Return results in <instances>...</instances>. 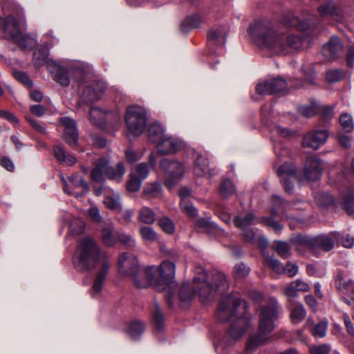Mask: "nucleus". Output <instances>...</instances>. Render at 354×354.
Segmentation results:
<instances>
[{
	"label": "nucleus",
	"mask_w": 354,
	"mask_h": 354,
	"mask_svg": "<svg viewBox=\"0 0 354 354\" xmlns=\"http://www.w3.org/2000/svg\"><path fill=\"white\" fill-rule=\"evenodd\" d=\"M196 226L207 232H212L217 230H221L216 224L211 222L209 219L200 218L196 221Z\"/></svg>",
	"instance_id": "nucleus-41"
},
{
	"label": "nucleus",
	"mask_w": 354,
	"mask_h": 354,
	"mask_svg": "<svg viewBox=\"0 0 354 354\" xmlns=\"http://www.w3.org/2000/svg\"><path fill=\"white\" fill-rule=\"evenodd\" d=\"M335 286L337 289L344 293L353 292L354 281L351 279H346L342 270H338L335 277Z\"/></svg>",
	"instance_id": "nucleus-24"
},
{
	"label": "nucleus",
	"mask_w": 354,
	"mask_h": 354,
	"mask_svg": "<svg viewBox=\"0 0 354 354\" xmlns=\"http://www.w3.org/2000/svg\"><path fill=\"white\" fill-rule=\"evenodd\" d=\"M119 232L114 230L112 223L106 224L102 230L101 239L103 243L108 247H112L118 242Z\"/></svg>",
	"instance_id": "nucleus-22"
},
{
	"label": "nucleus",
	"mask_w": 354,
	"mask_h": 354,
	"mask_svg": "<svg viewBox=\"0 0 354 354\" xmlns=\"http://www.w3.org/2000/svg\"><path fill=\"white\" fill-rule=\"evenodd\" d=\"M106 114L105 111L93 106L89 111V120L93 125L102 128L105 125Z\"/></svg>",
	"instance_id": "nucleus-32"
},
{
	"label": "nucleus",
	"mask_w": 354,
	"mask_h": 354,
	"mask_svg": "<svg viewBox=\"0 0 354 354\" xmlns=\"http://www.w3.org/2000/svg\"><path fill=\"white\" fill-rule=\"evenodd\" d=\"M331 350L330 344L312 345L309 348L310 354H329Z\"/></svg>",
	"instance_id": "nucleus-56"
},
{
	"label": "nucleus",
	"mask_w": 354,
	"mask_h": 354,
	"mask_svg": "<svg viewBox=\"0 0 354 354\" xmlns=\"http://www.w3.org/2000/svg\"><path fill=\"white\" fill-rule=\"evenodd\" d=\"M290 242L299 252H303L306 249L314 252V236L299 234L291 239Z\"/></svg>",
	"instance_id": "nucleus-21"
},
{
	"label": "nucleus",
	"mask_w": 354,
	"mask_h": 354,
	"mask_svg": "<svg viewBox=\"0 0 354 354\" xmlns=\"http://www.w3.org/2000/svg\"><path fill=\"white\" fill-rule=\"evenodd\" d=\"M257 313L259 318L258 333L249 337L245 346L248 353L254 352L269 339L279 316V306L276 298L270 297L268 304L260 305Z\"/></svg>",
	"instance_id": "nucleus-6"
},
{
	"label": "nucleus",
	"mask_w": 354,
	"mask_h": 354,
	"mask_svg": "<svg viewBox=\"0 0 354 354\" xmlns=\"http://www.w3.org/2000/svg\"><path fill=\"white\" fill-rule=\"evenodd\" d=\"M278 175L281 178V181L283 184V187L289 194H292L294 186L290 178H295L296 170L295 167L289 163H284L280 166L278 169Z\"/></svg>",
	"instance_id": "nucleus-16"
},
{
	"label": "nucleus",
	"mask_w": 354,
	"mask_h": 354,
	"mask_svg": "<svg viewBox=\"0 0 354 354\" xmlns=\"http://www.w3.org/2000/svg\"><path fill=\"white\" fill-rule=\"evenodd\" d=\"M161 190L160 183L154 182L147 184L143 189L142 193L149 198H156L160 194Z\"/></svg>",
	"instance_id": "nucleus-35"
},
{
	"label": "nucleus",
	"mask_w": 354,
	"mask_h": 354,
	"mask_svg": "<svg viewBox=\"0 0 354 354\" xmlns=\"http://www.w3.org/2000/svg\"><path fill=\"white\" fill-rule=\"evenodd\" d=\"M106 84L102 80H94L91 84L86 86L83 91V98L86 102H92L98 100L104 91Z\"/></svg>",
	"instance_id": "nucleus-14"
},
{
	"label": "nucleus",
	"mask_w": 354,
	"mask_h": 354,
	"mask_svg": "<svg viewBox=\"0 0 354 354\" xmlns=\"http://www.w3.org/2000/svg\"><path fill=\"white\" fill-rule=\"evenodd\" d=\"M195 171L198 175L214 176V169L209 168L208 160L201 154L197 153L194 160Z\"/></svg>",
	"instance_id": "nucleus-27"
},
{
	"label": "nucleus",
	"mask_w": 354,
	"mask_h": 354,
	"mask_svg": "<svg viewBox=\"0 0 354 354\" xmlns=\"http://www.w3.org/2000/svg\"><path fill=\"white\" fill-rule=\"evenodd\" d=\"M60 123L64 127V139L71 147L77 143L78 132L74 120L68 117L60 118Z\"/></svg>",
	"instance_id": "nucleus-15"
},
{
	"label": "nucleus",
	"mask_w": 354,
	"mask_h": 354,
	"mask_svg": "<svg viewBox=\"0 0 354 354\" xmlns=\"http://www.w3.org/2000/svg\"><path fill=\"white\" fill-rule=\"evenodd\" d=\"M118 269L120 274L131 276L138 288H146L150 286L158 291L163 288L160 281L156 278V266L140 268L137 258L132 254L124 252L119 257Z\"/></svg>",
	"instance_id": "nucleus-5"
},
{
	"label": "nucleus",
	"mask_w": 354,
	"mask_h": 354,
	"mask_svg": "<svg viewBox=\"0 0 354 354\" xmlns=\"http://www.w3.org/2000/svg\"><path fill=\"white\" fill-rule=\"evenodd\" d=\"M118 241L129 248H133L136 245L135 240L128 234L119 233Z\"/></svg>",
	"instance_id": "nucleus-59"
},
{
	"label": "nucleus",
	"mask_w": 354,
	"mask_h": 354,
	"mask_svg": "<svg viewBox=\"0 0 354 354\" xmlns=\"http://www.w3.org/2000/svg\"><path fill=\"white\" fill-rule=\"evenodd\" d=\"M298 111L306 118H311L316 113L315 109L313 106H300L298 107Z\"/></svg>",
	"instance_id": "nucleus-61"
},
{
	"label": "nucleus",
	"mask_w": 354,
	"mask_h": 354,
	"mask_svg": "<svg viewBox=\"0 0 354 354\" xmlns=\"http://www.w3.org/2000/svg\"><path fill=\"white\" fill-rule=\"evenodd\" d=\"M160 167L165 172V185L169 188L171 187L176 181L182 179L184 176V166L178 161L164 158L160 161Z\"/></svg>",
	"instance_id": "nucleus-11"
},
{
	"label": "nucleus",
	"mask_w": 354,
	"mask_h": 354,
	"mask_svg": "<svg viewBox=\"0 0 354 354\" xmlns=\"http://www.w3.org/2000/svg\"><path fill=\"white\" fill-rule=\"evenodd\" d=\"M158 224L162 230H164L166 233L171 234L174 231V224L172 220L168 217L161 218L158 221Z\"/></svg>",
	"instance_id": "nucleus-57"
},
{
	"label": "nucleus",
	"mask_w": 354,
	"mask_h": 354,
	"mask_svg": "<svg viewBox=\"0 0 354 354\" xmlns=\"http://www.w3.org/2000/svg\"><path fill=\"white\" fill-rule=\"evenodd\" d=\"M322 169L319 159L316 157H309L304 168V176L308 180L316 181L321 177Z\"/></svg>",
	"instance_id": "nucleus-18"
},
{
	"label": "nucleus",
	"mask_w": 354,
	"mask_h": 354,
	"mask_svg": "<svg viewBox=\"0 0 354 354\" xmlns=\"http://www.w3.org/2000/svg\"><path fill=\"white\" fill-rule=\"evenodd\" d=\"M207 39L209 42H212L216 44H223L224 41H221V40H225V36L224 32H223L221 30L213 29L209 32Z\"/></svg>",
	"instance_id": "nucleus-45"
},
{
	"label": "nucleus",
	"mask_w": 354,
	"mask_h": 354,
	"mask_svg": "<svg viewBox=\"0 0 354 354\" xmlns=\"http://www.w3.org/2000/svg\"><path fill=\"white\" fill-rule=\"evenodd\" d=\"M154 212L148 207H143L139 211V220L146 224H152L155 221Z\"/></svg>",
	"instance_id": "nucleus-36"
},
{
	"label": "nucleus",
	"mask_w": 354,
	"mask_h": 354,
	"mask_svg": "<svg viewBox=\"0 0 354 354\" xmlns=\"http://www.w3.org/2000/svg\"><path fill=\"white\" fill-rule=\"evenodd\" d=\"M283 24L285 26L295 27L299 31H304L310 28V24L308 21H301L292 12H288L285 15L283 19Z\"/></svg>",
	"instance_id": "nucleus-25"
},
{
	"label": "nucleus",
	"mask_w": 354,
	"mask_h": 354,
	"mask_svg": "<svg viewBox=\"0 0 354 354\" xmlns=\"http://www.w3.org/2000/svg\"><path fill=\"white\" fill-rule=\"evenodd\" d=\"M297 288L293 285L292 281L286 287L283 289V292L289 298H295L297 297L299 290Z\"/></svg>",
	"instance_id": "nucleus-62"
},
{
	"label": "nucleus",
	"mask_w": 354,
	"mask_h": 354,
	"mask_svg": "<svg viewBox=\"0 0 354 354\" xmlns=\"http://www.w3.org/2000/svg\"><path fill=\"white\" fill-rule=\"evenodd\" d=\"M153 322L156 328L161 330L164 326V317L157 304L154 305V311L153 313Z\"/></svg>",
	"instance_id": "nucleus-43"
},
{
	"label": "nucleus",
	"mask_w": 354,
	"mask_h": 354,
	"mask_svg": "<svg viewBox=\"0 0 354 354\" xmlns=\"http://www.w3.org/2000/svg\"><path fill=\"white\" fill-rule=\"evenodd\" d=\"M140 234L142 239L148 242H155L158 240V235L151 227L142 226L140 228Z\"/></svg>",
	"instance_id": "nucleus-40"
},
{
	"label": "nucleus",
	"mask_w": 354,
	"mask_h": 354,
	"mask_svg": "<svg viewBox=\"0 0 354 354\" xmlns=\"http://www.w3.org/2000/svg\"><path fill=\"white\" fill-rule=\"evenodd\" d=\"M248 32L257 46L276 53H286L288 47L299 49L305 42L301 35L285 36L273 30L272 23L265 19L254 21L250 26Z\"/></svg>",
	"instance_id": "nucleus-2"
},
{
	"label": "nucleus",
	"mask_w": 354,
	"mask_h": 354,
	"mask_svg": "<svg viewBox=\"0 0 354 354\" xmlns=\"http://www.w3.org/2000/svg\"><path fill=\"white\" fill-rule=\"evenodd\" d=\"M14 77L17 80L20 82L21 84L25 85L26 86L30 88L32 86L33 83L30 80L28 74L21 71H15L14 72Z\"/></svg>",
	"instance_id": "nucleus-58"
},
{
	"label": "nucleus",
	"mask_w": 354,
	"mask_h": 354,
	"mask_svg": "<svg viewBox=\"0 0 354 354\" xmlns=\"http://www.w3.org/2000/svg\"><path fill=\"white\" fill-rule=\"evenodd\" d=\"M344 44L340 38L333 36L322 47V53L330 60L337 59L343 53Z\"/></svg>",
	"instance_id": "nucleus-13"
},
{
	"label": "nucleus",
	"mask_w": 354,
	"mask_h": 354,
	"mask_svg": "<svg viewBox=\"0 0 354 354\" xmlns=\"http://www.w3.org/2000/svg\"><path fill=\"white\" fill-rule=\"evenodd\" d=\"M53 151L57 160L64 165L71 166L76 162V158L72 154L67 153L62 146H55Z\"/></svg>",
	"instance_id": "nucleus-30"
},
{
	"label": "nucleus",
	"mask_w": 354,
	"mask_h": 354,
	"mask_svg": "<svg viewBox=\"0 0 354 354\" xmlns=\"http://www.w3.org/2000/svg\"><path fill=\"white\" fill-rule=\"evenodd\" d=\"M182 147V142L177 138L167 136L157 145V152L160 155L174 153Z\"/></svg>",
	"instance_id": "nucleus-19"
},
{
	"label": "nucleus",
	"mask_w": 354,
	"mask_h": 354,
	"mask_svg": "<svg viewBox=\"0 0 354 354\" xmlns=\"http://www.w3.org/2000/svg\"><path fill=\"white\" fill-rule=\"evenodd\" d=\"M144 330V324L140 321H135L129 324L128 333L132 339H136L143 333Z\"/></svg>",
	"instance_id": "nucleus-37"
},
{
	"label": "nucleus",
	"mask_w": 354,
	"mask_h": 354,
	"mask_svg": "<svg viewBox=\"0 0 354 354\" xmlns=\"http://www.w3.org/2000/svg\"><path fill=\"white\" fill-rule=\"evenodd\" d=\"M345 72L340 69H331L326 73V79L329 82H336L343 80Z\"/></svg>",
	"instance_id": "nucleus-44"
},
{
	"label": "nucleus",
	"mask_w": 354,
	"mask_h": 354,
	"mask_svg": "<svg viewBox=\"0 0 354 354\" xmlns=\"http://www.w3.org/2000/svg\"><path fill=\"white\" fill-rule=\"evenodd\" d=\"M291 319L295 324H298L303 321L306 316V312L301 304H297L293 308L291 313Z\"/></svg>",
	"instance_id": "nucleus-38"
},
{
	"label": "nucleus",
	"mask_w": 354,
	"mask_h": 354,
	"mask_svg": "<svg viewBox=\"0 0 354 354\" xmlns=\"http://www.w3.org/2000/svg\"><path fill=\"white\" fill-rule=\"evenodd\" d=\"M235 191L234 185L230 180H225L220 187V192L223 197L227 198L231 196Z\"/></svg>",
	"instance_id": "nucleus-54"
},
{
	"label": "nucleus",
	"mask_w": 354,
	"mask_h": 354,
	"mask_svg": "<svg viewBox=\"0 0 354 354\" xmlns=\"http://www.w3.org/2000/svg\"><path fill=\"white\" fill-rule=\"evenodd\" d=\"M102 257L100 268L95 277L91 295H99L110 267V262L105 252H102L94 238L86 236L81 239L74 252L73 261L75 267L80 271H87L94 268Z\"/></svg>",
	"instance_id": "nucleus-1"
},
{
	"label": "nucleus",
	"mask_w": 354,
	"mask_h": 354,
	"mask_svg": "<svg viewBox=\"0 0 354 354\" xmlns=\"http://www.w3.org/2000/svg\"><path fill=\"white\" fill-rule=\"evenodd\" d=\"M88 216L95 222L100 223L102 221V217L100 215V210L97 207H92L88 211Z\"/></svg>",
	"instance_id": "nucleus-63"
},
{
	"label": "nucleus",
	"mask_w": 354,
	"mask_h": 354,
	"mask_svg": "<svg viewBox=\"0 0 354 354\" xmlns=\"http://www.w3.org/2000/svg\"><path fill=\"white\" fill-rule=\"evenodd\" d=\"M147 121V112L143 107L133 105L127 108L125 122L129 133L140 135L145 129Z\"/></svg>",
	"instance_id": "nucleus-10"
},
{
	"label": "nucleus",
	"mask_w": 354,
	"mask_h": 354,
	"mask_svg": "<svg viewBox=\"0 0 354 354\" xmlns=\"http://www.w3.org/2000/svg\"><path fill=\"white\" fill-rule=\"evenodd\" d=\"M265 261L266 264L276 273L282 274L284 271V266L281 264V263L272 257L267 256L265 257Z\"/></svg>",
	"instance_id": "nucleus-48"
},
{
	"label": "nucleus",
	"mask_w": 354,
	"mask_h": 354,
	"mask_svg": "<svg viewBox=\"0 0 354 354\" xmlns=\"http://www.w3.org/2000/svg\"><path fill=\"white\" fill-rule=\"evenodd\" d=\"M104 204L109 209L116 212L121 210L122 203L119 193L113 190H108L104 194Z\"/></svg>",
	"instance_id": "nucleus-26"
},
{
	"label": "nucleus",
	"mask_w": 354,
	"mask_h": 354,
	"mask_svg": "<svg viewBox=\"0 0 354 354\" xmlns=\"http://www.w3.org/2000/svg\"><path fill=\"white\" fill-rule=\"evenodd\" d=\"M317 10L323 18H331L338 21L343 19L342 10L333 2L330 1L321 5L318 7Z\"/></svg>",
	"instance_id": "nucleus-20"
},
{
	"label": "nucleus",
	"mask_w": 354,
	"mask_h": 354,
	"mask_svg": "<svg viewBox=\"0 0 354 354\" xmlns=\"http://www.w3.org/2000/svg\"><path fill=\"white\" fill-rule=\"evenodd\" d=\"M274 249L277 254L283 258H289L291 255L290 244L285 241H276Z\"/></svg>",
	"instance_id": "nucleus-39"
},
{
	"label": "nucleus",
	"mask_w": 354,
	"mask_h": 354,
	"mask_svg": "<svg viewBox=\"0 0 354 354\" xmlns=\"http://www.w3.org/2000/svg\"><path fill=\"white\" fill-rule=\"evenodd\" d=\"M117 212H118V219L120 222L127 224L131 221L133 215L131 210L127 209L123 211L121 208V210H118Z\"/></svg>",
	"instance_id": "nucleus-60"
},
{
	"label": "nucleus",
	"mask_w": 354,
	"mask_h": 354,
	"mask_svg": "<svg viewBox=\"0 0 354 354\" xmlns=\"http://www.w3.org/2000/svg\"><path fill=\"white\" fill-rule=\"evenodd\" d=\"M142 180L131 172L130 178L127 183V189L131 192H136L140 189Z\"/></svg>",
	"instance_id": "nucleus-46"
},
{
	"label": "nucleus",
	"mask_w": 354,
	"mask_h": 354,
	"mask_svg": "<svg viewBox=\"0 0 354 354\" xmlns=\"http://www.w3.org/2000/svg\"><path fill=\"white\" fill-rule=\"evenodd\" d=\"M255 220V215L253 213H249L247 215L236 216L234 218V223L236 227L241 230H245L249 226L254 224Z\"/></svg>",
	"instance_id": "nucleus-33"
},
{
	"label": "nucleus",
	"mask_w": 354,
	"mask_h": 354,
	"mask_svg": "<svg viewBox=\"0 0 354 354\" xmlns=\"http://www.w3.org/2000/svg\"><path fill=\"white\" fill-rule=\"evenodd\" d=\"M244 240L250 243H253L256 241L257 237V233L253 230H249L248 228L245 230H242Z\"/></svg>",
	"instance_id": "nucleus-64"
},
{
	"label": "nucleus",
	"mask_w": 354,
	"mask_h": 354,
	"mask_svg": "<svg viewBox=\"0 0 354 354\" xmlns=\"http://www.w3.org/2000/svg\"><path fill=\"white\" fill-rule=\"evenodd\" d=\"M202 21L201 17L198 15L187 17L182 24L183 28L185 30L187 28H198Z\"/></svg>",
	"instance_id": "nucleus-52"
},
{
	"label": "nucleus",
	"mask_w": 354,
	"mask_h": 354,
	"mask_svg": "<svg viewBox=\"0 0 354 354\" xmlns=\"http://www.w3.org/2000/svg\"><path fill=\"white\" fill-rule=\"evenodd\" d=\"M5 37L16 44L21 49H27L32 46L34 41L28 35L20 31L18 22L12 15L6 17L3 26Z\"/></svg>",
	"instance_id": "nucleus-9"
},
{
	"label": "nucleus",
	"mask_w": 354,
	"mask_h": 354,
	"mask_svg": "<svg viewBox=\"0 0 354 354\" xmlns=\"http://www.w3.org/2000/svg\"><path fill=\"white\" fill-rule=\"evenodd\" d=\"M147 132L149 140L151 142L156 143L157 145L160 143L167 136L165 134V129L158 122L151 124L149 126Z\"/></svg>",
	"instance_id": "nucleus-28"
},
{
	"label": "nucleus",
	"mask_w": 354,
	"mask_h": 354,
	"mask_svg": "<svg viewBox=\"0 0 354 354\" xmlns=\"http://www.w3.org/2000/svg\"><path fill=\"white\" fill-rule=\"evenodd\" d=\"M46 67L52 74L53 80L63 86H68L71 83L69 71L64 66L63 61L48 59Z\"/></svg>",
	"instance_id": "nucleus-12"
},
{
	"label": "nucleus",
	"mask_w": 354,
	"mask_h": 354,
	"mask_svg": "<svg viewBox=\"0 0 354 354\" xmlns=\"http://www.w3.org/2000/svg\"><path fill=\"white\" fill-rule=\"evenodd\" d=\"M212 283L207 281V274L203 268H197L194 277V288L189 284H184L180 290L179 299L182 306H186L193 298V289L198 292L202 301L205 302L210 298L213 291L224 290L227 287L225 276L221 272L216 271L212 274Z\"/></svg>",
	"instance_id": "nucleus-4"
},
{
	"label": "nucleus",
	"mask_w": 354,
	"mask_h": 354,
	"mask_svg": "<svg viewBox=\"0 0 354 354\" xmlns=\"http://www.w3.org/2000/svg\"><path fill=\"white\" fill-rule=\"evenodd\" d=\"M64 182V192L70 194L75 195V197H81L83 196L84 193H86L88 189V183L83 179V178L79 175H73L70 177V182L72 185L75 187H81L82 191L81 192H73L68 189V185H66L64 179L63 180Z\"/></svg>",
	"instance_id": "nucleus-23"
},
{
	"label": "nucleus",
	"mask_w": 354,
	"mask_h": 354,
	"mask_svg": "<svg viewBox=\"0 0 354 354\" xmlns=\"http://www.w3.org/2000/svg\"><path fill=\"white\" fill-rule=\"evenodd\" d=\"M333 248L334 242L328 235L321 234L314 236V252H316L319 249L328 252Z\"/></svg>",
	"instance_id": "nucleus-31"
},
{
	"label": "nucleus",
	"mask_w": 354,
	"mask_h": 354,
	"mask_svg": "<svg viewBox=\"0 0 354 354\" xmlns=\"http://www.w3.org/2000/svg\"><path fill=\"white\" fill-rule=\"evenodd\" d=\"M270 80L274 93L283 92L287 89L288 84L284 79L281 77H276L271 79Z\"/></svg>",
	"instance_id": "nucleus-55"
},
{
	"label": "nucleus",
	"mask_w": 354,
	"mask_h": 354,
	"mask_svg": "<svg viewBox=\"0 0 354 354\" xmlns=\"http://www.w3.org/2000/svg\"><path fill=\"white\" fill-rule=\"evenodd\" d=\"M256 91L259 95H271L274 93L271 80L259 82L256 86Z\"/></svg>",
	"instance_id": "nucleus-50"
},
{
	"label": "nucleus",
	"mask_w": 354,
	"mask_h": 354,
	"mask_svg": "<svg viewBox=\"0 0 354 354\" xmlns=\"http://www.w3.org/2000/svg\"><path fill=\"white\" fill-rule=\"evenodd\" d=\"M328 133L326 130L313 131L304 137L302 145L304 147H311L317 149L320 145L325 143Z\"/></svg>",
	"instance_id": "nucleus-17"
},
{
	"label": "nucleus",
	"mask_w": 354,
	"mask_h": 354,
	"mask_svg": "<svg viewBox=\"0 0 354 354\" xmlns=\"http://www.w3.org/2000/svg\"><path fill=\"white\" fill-rule=\"evenodd\" d=\"M328 323L325 320L320 321L313 326L311 333L315 337L323 338L326 335Z\"/></svg>",
	"instance_id": "nucleus-42"
},
{
	"label": "nucleus",
	"mask_w": 354,
	"mask_h": 354,
	"mask_svg": "<svg viewBox=\"0 0 354 354\" xmlns=\"http://www.w3.org/2000/svg\"><path fill=\"white\" fill-rule=\"evenodd\" d=\"M155 165V156L153 154H151L149 158V163L142 162L137 165L131 169V173L136 174V176L142 178V180H144L149 174V165L153 167Z\"/></svg>",
	"instance_id": "nucleus-29"
},
{
	"label": "nucleus",
	"mask_w": 354,
	"mask_h": 354,
	"mask_svg": "<svg viewBox=\"0 0 354 354\" xmlns=\"http://www.w3.org/2000/svg\"><path fill=\"white\" fill-rule=\"evenodd\" d=\"M248 305L241 299L238 293L224 297L218 305L217 317L220 322L232 320L227 337L233 340L240 339L251 324L250 316L247 314Z\"/></svg>",
	"instance_id": "nucleus-3"
},
{
	"label": "nucleus",
	"mask_w": 354,
	"mask_h": 354,
	"mask_svg": "<svg viewBox=\"0 0 354 354\" xmlns=\"http://www.w3.org/2000/svg\"><path fill=\"white\" fill-rule=\"evenodd\" d=\"M250 272V268L243 263L234 266L233 275L235 279H241L246 277Z\"/></svg>",
	"instance_id": "nucleus-51"
},
{
	"label": "nucleus",
	"mask_w": 354,
	"mask_h": 354,
	"mask_svg": "<svg viewBox=\"0 0 354 354\" xmlns=\"http://www.w3.org/2000/svg\"><path fill=\"white\" fill-rule=\"evenodd\" d=\"M259 223L264 226L272 228L277 233L280 232L283 230V225L276 221L272 217H261Z\"/></svg>",
	"instance_id": "nucleus-47"
},
{
	"label": "nucleus",
	"mask_w": 354,
	"mask_h": 354,
	"mask_svg": "<svg viewBox=\"0 0 354 354\" xmlns=\"http://www.w3.org/2000/svg\"><path fill=\"white\" fill-rule=\"evenodd\" d=\"M158 269L156 278L160 281L162 287L163 288L161 290L165 291V298L169 307H172L173 304L171 299L174 295L172 288L176 283L175 271L176 266L174 262L170 261H164L160 265L159 267H156Z\"/></svg>",
	"instance_id": "nucleus-8"
},
{
	"label": "nucleus",
	"mask_w": 354,
	"mask_h": 354,
	"mask_svg": "<svg viewBox=\"0 0 354 354\" xmlns=\"http://www.w3.org/2000/svg\"><path fill=\"white\" fill-rule=\"evenodd\" d=\"M342 204L346 213L354 217V190L349 189L348 194L343 196Z\"/></svg>",
	"instance_id": "nucleus-34"
},
{
	"label": "nucleus",
	"mask_w": 354,
	"mask_h": 354,
	"mask_svg": "<svg viewBox=\"0 0 354 354\" xmlns=\"http://www.w3.org/2000/svg\"><path fill=\"white\" fill-rule=\"evenodd\" d=\"M182 212L190 217H195L198 214L197 209L192 205L189 200H183L180 203Z\"/></svg>",
	"instance_id": "nucleus-53"
},
{
	"label": "nucleus",
	"mask_w": 354,
	"mask_h": 354,
	"mask_svg": "<svg viewBox=\"0 0 354 354\" xmlns=\"http://www.w3.org/2000/svg\"><path fill=\"white\" fill-rule=\"evenodd\" d=\"M339 120L342 127L345 131L351 132L353 130L354 124L351 115L348 113H342L339 116Z\"/></svg>",
	"instance_id": "nucleus-49"
},
{
	"label": "nucleus",
	"mask_w": 354,
	"mask_h": 354,
	"mask_svg": "<svg viewBox=\"0 0 354 354\" xmlns=\"http://www.w3.org/2000/svg\"><path fill=\"white\" fill-rule=\"evenodd\" d=\"M125 173V168L122 162L117 164L116 167L109 166V161L104 158H98L94 163V167L91 171V177L93 181L102 182L104 175L109 180L120 183Z\"/></svg>",
	"instance_id": "nucleus-7"
}]
</instances>
